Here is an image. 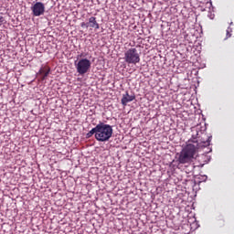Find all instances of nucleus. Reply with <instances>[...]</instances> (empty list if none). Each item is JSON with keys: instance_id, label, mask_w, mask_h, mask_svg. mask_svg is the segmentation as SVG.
Returning a JSON list of instances; mask_svg holds the SVG:
<instances>
[{"instance_id": "nucleus-14", "label": "nucleus", "mask_w": 234, "mask_h": 234, "mask_svg": "<svg viewBox=\"0 0 234 234\" xmlns=\"http://www.w3.org/2000/svg\"><path fill=\"white\" fill-rule=\"evenodd\" d=\"M197 167V165H194V169Z\"/></svg>"}, {"instance_id": "nucleus-5", "label": "nucleus", "mask_w": 234, "mask_h": 234, "mask_svg": "<svg viewBox=\"0 0 234 234\" xmlns=\"http://www.w3.org/2000/svg\"><path fill=\"white\" fill-rule=\"evenodd\" d=\"M32 14L35 17H39L45 14V4L41 2H37L32 7Z\"/></svg>"}, {"instance_id": "nucleus-10", "label": "nucleus", "mask_w": 234, "mask_h": 234, "mask_svg": "<svg viewBox=\"0 0 234 234\" xmlns=\"http://www.w3.org/2000/svg\"><path fill=\"white\" fill-rule=\"evenodd\" d=\"M80 27H81L82 28H89V22H88V23L82 22V23L80 24Z\"/></svg>"}, {"instance_id": "nucleus-9", "label": "nucleus", "mask_w": 234, "mask_h": 234, "mask_svg": "<svg viewBox=\"0 0 234 234\" xmlns=\"http://www.w3.org/2000/svg\"><path fill=\"white\" fill-rule=\"evenodd\" d=\"M93 134H94V136H95V138H96V134H97L96 126H95L94 128H92V129L87 133V138H90Z\"/></svg>"}, {"instance_id": "nucleus-7", "label": "nucleus", "mask_w": 234, "mask_h": 234, "mask_svg": "<svg viewBox=\"0 0 234 234\" xmlns=\"http://www.w3.org/2000/svg\"><path fill=\"white\" fill-rule=\"evenodd\" d=\"M88 25L90 28H95V30H99V28H100V24H98V21H96L95 16H90L89 18Z\"/></svg>"}, {"instance_id": "nucleus-2", "label": "nucleus", "mask_w": 234, "mask_h": 234, "mask_svg": "<svg viewBox=\"0 0 234 234\" xmlns=\"http://www.w3.org/2000/svg\"><path fill=\"white\" fill-rule=\"evenodd\" d=\"M97 134L95 140L97 142H109L112 137V126L103 122H100L96 125Z\"/></svg>"}, {"instance_id": "nucleus-11", "label": "nucleus", "mask_w": 234, "mask_h": 234, "mask_svg": "<svg viewBox=\"0 0 234 234\" xmlns=\"http://www.w3.org/2000/svg\"><path fill=\"white\" fill-rule=\"evenodd\" d=\"M211 142V137H209L207 140V142H205L204 144H205V146H207V145H209V143Z\"/></svg>"}, {"instance_id": "nucleus-3", "label": "nucleus", "mask_w": 234, "mask_h": 234, "mask_svg": "<svg viewBox=\"0 0 234 234\" xmlns=\"http://www.w3.org/2000/svg\"><path fill=\"white\" fill-rule=\"evenodd\" d=\"M124 61L128 65H136L140 63V52L136 48H131L124 52Z\"/></svg>"}, {"instance_id": "nucleus-1", "label": "nucleus", "mask_w": 234, "mask_h": 234, "mask_svg": "<svg viewBox=\"0 0 234 234\" xmlns=\"http://www.w3.org/2000/svg\"><path fill=\"white\" fill-rule=\"evenodd\" d=\"M197 154H198V143H188L179 153L177 162L179 164H191L197 158Z\"/></svg>"}, {"instance_id": "nucleus-4", "label": "nucleus", "mask_w": 234, "mask_h": 234, "mask_svg": "<svg viewBox=\"0 0 234 234\" xmlns=\"http://www.w3.org/2000/svg\"><path fill=\"white\" fill-rule=\"evenodd\" d=\"M90 60L88 58H81L76 65L77 72L83 76V74H87L90 69Z\"/></svg>"}, {"instance_id": "nucleus-12", "label": "nucleus", "mask_w": 234, "mask_h": 234, "mask_svg": "<svg viewBox=\"0 0 234 234\" xmlns=\"http://www.w3.org/2000/svg\"><path fill=\"white\" fill-rule=\"evenodd\" d=\"M231 37V35L229 34V30H227V38Z\"/></svg>"}, {"instance_id": "nucleus-6", "label": "nucleus", "mask_w": 234, "mask_h": 234, "mask_svg": "<svg viewBox=\"0 0 234 234\" xmlns=\"http://www.w3.org/2000/svg\"><path fill=\"white\" fill-rule=\"evenodd\" d=\"M136 97L134 95H129V92L126 91L125 94L122 95V98L121 100V103L122 105H127V103L133 101V100H135Z\"/></svg>"}, {"instance_id": "nucleus-8", "label": "nucleus", "mask_w": 234, "mask_h": 234, "mask_svg": "<svg viewBox=\"0 0 234 234\" xmlns=\"http://www.w3.org/2000/svg\"><path fill=\"white\" fill-rule=\"evenodd\" d=\"M39 74H42V80H47L48 74H50V67L44 66L39 69Z\"/></svg>"}, {"instance_id": "nucleus-13", "label": "nucleus", "mask_w": 234, "mask_h": 234, "mask_svg": "<svg viewBox=\"0 0 234 234\" xmlns=\"http://www.w3.org/2000/svg\"><path fill=\"white\" fill-rule=\"evenodd\" d=\"M220 222H222V219H219V224H222V223H220Z\"/></svg>"}]
</instances>
